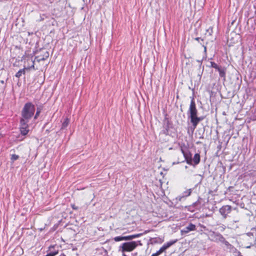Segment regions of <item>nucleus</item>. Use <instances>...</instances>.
<instances>
[{
	"label": "nucleus",
	"mask_w": 256,
	"mask_h": 256,
	"mask_svg": "<svg viewBox=\"0 0 256 256\" xmlns=\"http://www.w3.org/2000/svg\"><path fill=\"white\" fill-rule=\"evenodd\" d=\"M196 229V226L192 223H190L188 226H186L184 228L181 230V233L182 234H186L191 231L195 230Z\"/></svg>",
	"instance_id": "8"
},
{
	"label": "nucleus",
	"mask_w": 256,
	"mask_h": 256,
	"mask_svg": "<svg viewBox=\"0 0 256 256\" xmlns=\"http://www.w3.org/2000/svg\"><path fill=\"white\" fill-rule=\"evenodd\" d=\"M210 67L214 68H216V70H218L220 66H219L216 64L214 62H210Z\"/></svg>",
	"instance_id": "20"
},
{
	"label": "nucleus",
	"mask_w": 256,
	"mask_h": 256,
	"mask_svg": "<svg viewBox=\"0 0 256 256\" xmlns=\"http://www.w3.org/2000/svg\"><path fill=\"white\" fill-rule=\"evenodd\" d=\"M161 254L159 250L157 251L156 252L152 254L151 255V256H158L159 255H160Z\"/></svg>",
	"instance_id": "28"
},
{
	"label": "nucleus",
	"mask_w": 256,
	"mask_h": 256,
	"mask_svg": "<svg viewBox=\"0 0 256 256\" xmlns=\"http://www.w3.org/2000/svg\"><path fill=\"white\" fill-rule=\"evenodd\" d=\"M29 122L24 121L22 120H20V133L23 136H26L28 134L29 130H28V123Z\"/></svg>",
	"instance_id": "6"
},
{
	"label": "nucleus",
	"mask_w": 256,
	"mask_h": 256,
	"mask_svg": "<svg viewBox=\"0 0 256 256\" xmlns=\"http://www.w3.org/2000/svg\"><path fill=\"white\" fill-rule=\"evenodd\" d=\"M140 242L132 241L123 243L120 247L119 250L122 252H132L138 246V242Z\"/></svg>",
	"instance_id": "3"
},
{
	"label": "nucleus",
	"mask_w": 256,
	"mask_h": 256,
	"mask_svg": "<svg viewBox=\"0 0 256 256\" xmlns=\"http://www.w3.org/2000/svg\"><path fill=\"white\" fill-rule=\"evenodd\" d=\"M218 71L219 72L220 77L223 78V80H226V68H224L220 67L218 68Z\"/></svg>",
	"instance_id": "9"
},
{
	"label": "nucleus",
	"mask_w": 256,
	"mask_h": 256,
	"mask_svg": "<svg viewBox=\"0 0 256 256\" xmlns=\"http://www.w3.org/2000/svg\"><path fill=\"white\" fill-rule=\"evenodd\" d=\"M192 205L193 206H194V207H195V208L196 209V210H198L200 206V200L199 199L196 201V202H194Z\"/></svg>",
	"instance_id": "17"
},
{
	"label": "nucleus",
	"mask_w": 256,
	"mask_h": 256,
	"mask_svg": "<svg viewBox=\"0 0 256 256\" xmlns=\"http://www.w3.org/2000/svg\"><path fill=\"white\" fill-rule=\"evenodd\" d=\"M35 106L32 102H28L25 104L21 112V118L20 120L30 122L34 116L35 112Z\"/></svg>",
	"instance_id": "2"
},
{
	"label": "nucleus",
	"mask_w": 256,
	"mask_h": 256,
	"mask_svg": "<svg viewBox=\"0 0 256 256\" xmlns=\"http://www.w3.org/2000/svg\"><path fill=\"white\" fill-rule=\"evenodd\" d=\"M162 246L164 248L165 250H166L167 248H168V246L166 244H164Z\"/></svg>",
	"instance_id": "35"
},
{
	"label": "nucleus",
	"mask_w": 256,
	"mask_h": 256,
	"mask_svg": "<svg viewBox=\"0 0 256 256\" xmlns=\"http://www.w3.org/2000/svg\"><path fill=\"white\" fill-rule=\"evenodd\" d=\"M246 235L250 237V238L252 240V242L254 243L256 241V234H252V232H248Z\"/></svg>",
	"instance_id": "12"
},
{
	"label": "nucleus",
	"mask_w": 256,
	"mask_h": 256,
	"mask_svg": "<svg viewBox=\"0 0 256 256\" xmlns=\"http://www.w3.org/2000/svg\"><path fill=\"white\" fill-rule=\"evenodd\" d=\"M188 118L190 119V122L195 129L198 124L204 119V116H198V110L196 107V104L194 98H192L190 101L189 109L188 112Z\"/></svg>",
	"instance_id": "1"
},
{
	"label": "nucleus",
	"mask_w": 256,
	"mask_h": 256,
	"mask_svg": "<svg viewBox=\"0 0 256 256\" xmlns=\"http://www.w3.org/2000/svg\"><path fill=\"white\" fill-rule=\"evenodd\" d=\"M194 164H198L200 162V156L198 154H196L194 156V157L192 159Z\"/></svg>",
	"instance_id": "13"
},
{
	"label": "nucleus",
	"mask_w": 256,
	"mask_h": 256,
	"mask_svg": "<svg viewBox=\"0 0 256 256\" xmlns=\"http://www.w3.org/2000/svg\"><path fill=\"white\" fill-rule=\"evenodd\" d=\"M124 236V240H131V238H130V236Z\"/></svg>",
	"instance_id": "29"
},
{
	"label": "nucleus",
	"mask_w": 256,
	"mask_h": 256,
	"mask_svg": "<svg viewBox=\"0 0 256 256\" xmlns=\"http://www.w3.org/2000/svg\"><path fill=\"white\" fill-rule=\"evenodd\" d=\"M248 175L250 176H256V170H250L248 172Z\"/></svg>",
	"instance_id": "24"
},
{
	"label": "nucleus",
	"mask_w": 256,
	"mask_h": 256,
	"mask_svg": "<svg viewBox=\"0 0 256 256\" xmlns=\"http://www.w3.org/2000/svg\"><path fill=\"white\" fill-rule=\"evenodd\" d=\"M70 122V120L68 118H65L64 122L62 124V129H64L66 128Z\"/></svg>",
	"instance_id": "14"
},
{
	"label": "nucleus",
	"mask_w": 256,
	"mask_h": 256,
	"mask_svg": "<svg viewBox=\"0 0 256 256\" xmlns=\"http://www.w3.org/2000/svg\"><path fill=\"white\" fill-rule=\"evenodd\" d=\"M202 46L204 48V52L205 53L206 52V46L202 45Z\"/></svg>",
	"instance_id": "36"
},
{
	"label": "nucleus",
	"mask_w": 256,
	"mask_h": 256,
	"mask_svg": "<svg viewBox=\"0 0 256 256\" xmlns=\"http://www.w3.org/2000/svg\"><path fill=\"white\" fill-rule=\"evenodd\" d=\"M185 168H188V166H185Z\"/></svg>",
	"instance_id": "40"
},
{
	"label": "nucleus",
	"mask_w": 256,
	"mask_h": 256,
	"mask_svg": "<svg viewBox=\"0 0 256 256\" xmlns=\"http://www.w3.org/2000/svg\"><path fill=\"white\" fill-rule=\"evenodd\" d=\"M176 242H177V240H172V241L168 242L167 243H166V244L169 248L170 246H172V244H175Z\"/></svg>",
	"instance_id": "23"
},
{
	"label": "nucleus",
	"mask_w": 256,
	"mask_h": 256,
	"mask_svg": "<svg viewBox=\"0 0 256 256\" xmlns=\"http://www.w3.org/2000/svg\"><path fill=\"white\" fill-rule=\"evenodd\" d=\"M40 112H41L40 109V108H37L36 114H35V116H34V120L37 119V118H38V116L40 115Z\"/></svg>",
	"instance_id": "22"
},
{
	"label": "nucleus",
	"mask_w": 256,
	"mask_h": 256,
	"mask_svg": "<svg viewBox=\"0 0 256 256\" xmlns=\"http://www.w3.org/2000/svg\"><path fill=\"white\" fill-rule=\"evenodd\" d=\"M58 254V251H55V252H50V253L48 254L45 256H55Z\"/></svg>",
	"instance_id": "25"
},
{
	"label": "nucleus",
	"mask_w": 256,
	"mask_h": 256,
	"mask_svg": "<svg viewBox=\"0 0 256 256\" xmlns=\"http://www.w3.org/2000/svg\"><path fill=\"white\" fill-rule=\"evenodd\" d=\"M124 240V236H116L115 238H114V240L116 242H120V241Z\"/></svg>",
	"instance_id": "19"
},
{
	"label": "nucleus",
	"mask_w": 256,
	"mask_h": 256,
	"mask_svg": "<svg viewBox=\"0 0 256 256\" xmlns=\"http://www.w3.org/2000/svg\"><path fill=\"white\" fill-rule=\"evenodd\" d=\"M184 198V196H178V197L176 198V199L178 200L179 201H181Z\"/></svg>",
	"instance_id": "33"
},
{
	"label": "nucleus",
	"mask_w": 256,
	"mask_h": 256,
	"mask_svg": "<svg viewBox=\"0 0 256 256\" xmlns=\"http://www.w3.org/2000/svg\"><path fill=\"white\" fill-rule=\"evenodd\" d=\"M71 206H72V208L73 210H78V206H76L74 204H72V205H71Z\"/></svg>",
	"instance_id": "30"
},
{
	"label": "nucleus",
	"mask_w": 256,
	"mask_h": 256,
	"mask_svg": "<svg viewBox=\"0 0 256 256\" xmlns=\"http://www.w3.org/2000/svg\"><path fill=\"white\" fill-rule=\"evenodd\" d=\"M181 152L184 155V159L192 158L191 153L188 150H184L182 148H181Z\"/></svg>",
	"instance_id": "11"
},
{
	"label": "nucleus",
	"mask_w": 256,
	"mask_h": 256,
	"mask_svg": "<svg viewBox=\"0 0 256 256\" xmlns=\"http://www.w3.org/2000/svg\"><path fill=\"white\" fill-rule=\"evenodd\" d=\"M198 62H200V63H202V60H198Z\"/></svg>",
	"instance_id": "39"
},
{
	"label": "nucleus",
	"mask_w": 256,
	"mask_h": 256,
	"mask_svg": "<svg viewBox=\"0 0 256 256\" xmlns=\"http://www.w3.org/2000/svg\"><path fill=\"white\" fill-rule=\"evenodd\" d=\"M195 40H196L198 42H200V44H202V43L200 42V40L203 41V39L201 38H195Z\"/></svg>",
	"instance_id": "32"
},
{
	"label": "nucleus",
	"mask_w": 256,
	"mask_h": 256,
	"mask_svg": "<svg viewBox=\"0 0 256 256\" xmlns=\"http://www.w3.org/2000/svg\"><path fill=\"white\" fill-rule=\"evenodd\" d=\"M185 160L187 164H192V158H185Z\"/></svg>",
	"instance_id": "27"
},
{
	"label": "nucleus",
	"mask_w": 256,
	"mask_h": 256,
	"mask_svg": "<svg viewBox=\"0 0 256 256\" xmlns=\"http://www.w3.org/2000/svg\"><path fill=\"white\" fill-rule=\"evenodd\" d=\"M19 156L18 155L13 154L11 156V160L14 162V161L17 160Z\"/></svg>",
	"instance_id": "21"
},
{
	"label": "nucleus",
	"mask_w": 256,
	"mask_h": 256,
	"mask_svg": "<svg viewBox=\"0 0 256 256\" xmlns=\"http://www.w3.org/2000/svg\"><path fill=\"white\" fill-rule=\"evenodd\" d=\"M49 56V53L48 52H46L44 54V56L42 57L40 56H37L36 57L35 59L38 62H40V61L46 60Z\"/></svg>",
	"instance_id": "10"
},
{
	"label": "nucleus",
	"mask_w": 256,
	"mask_h": 256,
	"mask_svg": "<svg viewBox=\"0 0 256 256\" xmlns=\"http://www.w3.org/2000/svg\"><path fill=\"white\" fill-rule=\"evenodd\" d=\"M0 84L2 86V88L4 89L5 87V83L4 80H0Z\"/></svg>",
	"instance_id": "31"
},
{
	"label": "nucleus",
	"mask_w": 256,
	"mask_h": 256,
	"mask_svg": "<svg viewBox=\"0 0 256 256\" xmlns=\"http://www.w3.org/2000/svg\"><path fill=\"white\" fill-rule=\"evenodd\" d=\"M250 246H246V248H250Z\"/></svg>",
	"instance_id": "37"
},
{
	"label": "nucleus",
	"mask_w": 256,
	"mask_h": 256,
	"mask_svg": "<svg viewBox=\"0 0 256 256\" xmlns=\"http://www.w3.org/2000/svg\"><path fill=\"white\" fill-rule=\"evenodd\" d=\"M166 250L164 248L163 246L161 247L160 248V249L158 250L160 254H162V252H163Z\"/></svg>",
	"instance_id": "34"
},
{
	"label": "nucleus",
	"mask_w": 256,
	"mask_h": 256,
	"mask_svg": "<svg viewBox=\"0 0 256 256\" xmlns=\"http://www.w3.org/2000/svg\"><path fill=\"white\" fill-rule=\"evenodd\" d=\"M27 62H30L32 63V66H28L27 67H24V68L20 70L15 74V76L16 78H19L22 74L24 75L26 73V70H30L32 68L35 70L34 60H33L32 58H28L27 60Z\"/></svg>",
	"instance_id": "4"
},
{
	"label": "nucleus",
	"mask_w": 256,
	"mask_h": 256,
	"mask_svg": "<svg viewBox=\"0 0 256 256\" xmlns=\"http://www.w3.org/2000/svg\"><path fill=\"white\" fill-rule=\"evenodd\" d=\"M221 243L224 244L228 249L230 250L232 248V245L226 241L224 238V241H222Z\"/></svg>",
	"instance_id": "15"
},
{
	"label": "nucleus",
	"mask_w": 256,
	"mask_h": 256,
	"mask_svg": "<svg viewBox=\"0 0 256 256\" xmlns=\"http://www.w3.org/2000/svg\"><path fill=\"white\" fill-rule=\"evenodd\" d=\"M238 220H236L235 222H238Z\"/></svg>",
	"instance_id": "41"
},
{
	"label": "nucleus",
	"mask_w": 256,
	"mask_h": 256,
	"mask_svg": "<svg viewBox=\"0 0 256 256\" xmlns=\"http://www.w3.org/2000/svg\"><path fill=\"white\" fill-rule=\"evenodd\" d=\"M60 256H66L65 254H61Z\"/></svg>",
	"instance_id": "38"
},
{
	"label": "nucleus",
	"mask_w": 256,
	"mask_h": 256,
	"mask_svg": "<svg viewBox=\"0 0 256 256\" xmlns=\"http://www.w3.org/2000/svg\"><path fill=\"white\" fill-rule=\"evenodd\" d=\"M186 208L188 209V210L191 212H194L196 210L194 206H193L192 204L190 206H186Z\"/></svg>",
	"instance_id": "18"
},
{
	"label": "nucleus",
	"mask_w": 256,
	"mask_h": 256,
	"mask_svg": "<svg viewBox=\"0 0 256 256\" xmlns=\"http://www.w3.org/2000/svg\"><path fill=\"white\" fill-rule=\"evenodd\" d=\"M192 192V190L191 188L188 189L183 192L182 196H184V197L188 196L190 195Z\"/></svg>",
	"instance_id": "16"
},
{
	"label": "nucleus",
	"mask_w": 256,
	"mask_h": 256,
	"mask_svg": "<svg viewBox=\"0 0 256 256\" xmlns=\"http://www.w3.org/2000/svg\"><path fill=\"white\" fill-rule=\"evenodd\" d=\"M141 235H142V234H136L130 235V236L131 238V240H132V239L138 238V237L140 236Z\"/></svg>",
	"instance_id": "26"
},
{
	"label": "nucleus",
	"mask_w": 256,
	"mask_h": 256,
	"mask_svg": "<svg viewBox=\"0 0 256 256\" xmlns=\"http://www.w3.org/2000/svg\"><path fill=\"white\" fill-rule=\"evenodd\" d=\"M231 211L232 206L228 205L224 206L219 210L220 213L224 219H226L227 218L228 214L231 212Z\"/></svg>",
	"instance_id": "5"
},
{
	"label": "nucleus",
	"mask_w": 256,
	"mask_h": 256,
	"mask_svg": "<svg viewBox=\"0 0 256 256\" xmlns=\"http://www.w3.org/2000/svg\"><path fill=\"white\" fill-rule=\"evenodd\" d=\"M210 240L216 242H222L224 237L220 233L212 232L210 234Z\"/></svg>",
	"instance_id": "7"
}]
</instances>
